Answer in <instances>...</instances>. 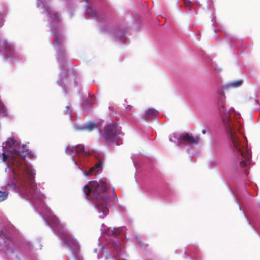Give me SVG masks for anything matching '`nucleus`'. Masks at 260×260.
<instances>
[{
	"instance_id": "obj_1",
	"label": "nucleus",
	"mask_w": 260,
	"mask_h": 260,
	"mask_svg": "<svg viewBox=\"0 0 260 260\" xmlns=\"http://www.w3.org/2000/svg\"><path fill=\"white\" fill-rule=\"evenodd\" d=\"M10 151L12 156L9 163L13 168L14 179L8 183V185L19 187L26 194H30L36 198L37 188L34 182V173L25 160L26 154L32 157L31 152L28 149L20 150L19 147L13 148V147Z\"/></svg>"
},
{
	"instance_id": "obj_2",
	"label": "nucleus",
	"mask_w": 260,
	"mask_h": 260,
	"mask_svg": "<svg viewBox=\"0 0 260 260\" xmlns=\"http://www.w3.org/2000/svg\"><path fill=\"white\" fill-rule=\"evenodd\" d=\"M221 108L220 111L222 120L227 134L230 136L232 142V159L235 163H239L242 168L248 166L251 157V151L248 149L244 138L240 137L233 128L230 112L224 111L223 106H221Z\"/></svg>"
},
{
	"instance_id": "obj_3",
	"label": "nucleus",
	"mask_w": 260,
	"mask_h": 260,
	"mask_svg": "<svg viewBox=\"0 0 260 260\" xmlns=\"http://www.w3.org/2000/svg\"><path fill=\"white\" fill-rule=\"evenodd\" d=\"M109 189L105 181H91L89 185H86L83 188V192L85 193L86 198H88L91 192H92V199L95 201V206L100 213L99 216L104 218L109 213L108 205L110 200L109 195L106 191Z\"/></svg>"
},
{
	"instance_id": "obj_4",
	"label": "nucleus",
	"mask_w": 260,
	"mask_h": 260,
	"mask_svg": "<svg viewBox=\"0 0 260 260\" xmlns=\"http://www.w3.org/2000/svg\"><path fill=\"white\" fill-rule=\"evenodd\" d=\"M103 138L106 142L114 143L117 139V132L114 123L105 126L103 133Z\"/></svg>"
},
{
	"instance_id": "obj_5",
	"label": "nucleus",
	"mask_w": 260,
	"mask_h": 260,
	"mask_svg": "<svg viewBox=\"0 0 260 260\" xmlns=\"http://www.w3.org/2000/svg\"><path fill=\"white\" fill-rule=\"evenodd\" d=\"M178 139L180 141V143L178 144V146H179L182 144V141H184L192 145H198L200 140L199 136L194 137L189 133L181 134Z\"/></svg>"
},
{
	"instance_id": "obj_6",
	"label": "nucleus",
	"mask_w": 260,
	"mask_h": 260,
	"mask_svg": "<svg viewBox=\"0 0 260 260\" xmlns=\"http://www.w3.org/2000/svg\"><path fill=\"white\" fill-rule=\"evenodd\" d=\"M158 113V111L155 109L148 108L144 113V118L146 120L155 118L157 116Z\"/></svg>"
},
{
	"instance_id": "obj_7",
	"label": "nucleus",
	"mask_w": 260,
	"mask_h": 260,
	"mask_svg": "<svg viewBox=\"0 0 260 260\" xmlns=\"http://www.w3.org/2000/svg\"><path fill=\"white\" fill-rule=\"evenodd\" d=\"M98 128V125L94 123H88L84 126H76L75 129L77 131H87L91 132Z\"/></svg>"
},
{
	"instance_id": "obj_8",
	"label": "nucleus",
	"mask_w": 260,
	"mask_h": 260,
	"mask_svg": "<svg viewBox=\"0 0 260 260\" xmlns=\"http://www.w3.org/2000/svg\"><path fill=\"white\" fill-rule=\"evenodd\" d=\"M96 159L98 161L93 167L97 172L100 171L102 169V166L104 164V158L100 156L99 154L94 155Z\"/></svg>"
},
{
	"instance_id": "obj_9",
	"label": "nucleus",
	"mask_w": 260,
	"mask_h": 260,
	"mask_svg": "<svg viewBox=\"0 0 260 260\" xmlns=\"http://www.w3.org/2000/svg\"><path fill=\"white\" fill-rule=\"evenodd\" d=\"M63 241L68 246L72 247V246H73L77 249V250H79L78 244L77 243L76 241L74 240L73 238L69 237H64Z\"/></svg>"
},
{
	"instance_id": "obj_10",
	"label": "nucleus",
	"mask_w": 260,
	"mask_h": 260,
	"mask_svg": "<svg viewBox=\"0 0 260 260\" xmlns=\"http://www.w3.org/2000/svg\"><path fill=\"white\" fill-rule=\"evenodd\" d=\"M77 148V154L79 155L82 154L84 156H89L90 153L89 151H86L84 148V146L82 144H79L76 146Z\"/></svg>"
},
{
	"instance_id": "obj_11",
	"label": "nucleus",
	"mask_w": 260,
	"mask_h": 260,
	"mask_svg": "<svg viewBox=\"0 0 260 260\" xmlns=\"http://www.w3.org/2000/svg\"><path fill=\"white\" fill-rule=\"evenodd\" d=\"M65 152L68 155L74 156L77 154L76 146H69L65 148Z\"/></svg>"
},
{
	"instance_id": "obj_12",
	"label": "nucleus",
	"mask_w": 260,
	"mask_h": 260,
	"mask_svg": "<svg viewBox=\"0 0 260 260\" xmlns=\"http://www.w3.org/2000/svg\"><path fill=\"white\" fill-rule=\"evenodd\" d=\"M243 83L241 80L230 82L225 85L226 88H236L240 86Z\"/></svg>"
},
{
	"instance_id": "obj_13",
	"label": "nucleus",
	"mask_w": 260,
	"mask_h": 260,
	"mask_svg": "<svg viewBox=\"0 0 260 260\" xmlns=\"http://www.w3.org/2000/svg\"><path fill=\"white\" fill-rule=\"evenodd\" d=\"M8 193L6 191H0V202L4 201L7 199Z\"/></svg>"
},
{
	"instance_id": "obj_14",
	"label": "nucleus",
	"mask_w": 260,
	"mask_h": 260,
	"mask_svg": "<svg viewBox=\"0 0 260 260\" xmlns=\"http://www.w3.org/2000/svg\"><path fill=\"white\" fill-rule=\"evenodd\" d=\"M136 243L139 246L141 247H145L146 246L145 243L142 241L141 239L138 237L136 238Z\"/></svg>"
},
{
	"instance_id": "obj_15",
	"label": "nucleus",
	"mask_w": 260,
	"mask_h": 260,
	"mask_svg": "<svg viewBox=\"0 0 260 260\" xmlns=\"http://www.w3.org/2000/svg\"><path fill=\"white\" fill-rule=\"evenodd\" d=\"M62 44V40L61 38L57 37L56 39L54 40L53 45L56 47L59 46Z\"/></svg>"
},
{
	"instance_id": "obj_16",
	"label": "nucleus",
	"mask_w": 260,
	"mask_h": 260,
	"mask_svg": "<svg viewBox=\"0 0 260 260\" xmlns=\"http://www.w3.org/2000/svg\"><path fill=\"white\" fill-rule=\"evenodd\" d=\"M50 17H51V19L53 20V21H58V15L57 14L53 12H50Z\"/></svg>"
},
{
	"instance_id": "obj_17",
	"label": "nucleus",
	"mask_w": 260,
	"mask_h": 260,
	"mask_svg": "<svg viewBox=\"0 0 260 260\" xmlns=\"http://www.w3.org/2000/svg\"><path fill=\"white\" fill-rule=\"evenodd\" d=\"M184 4L185 8L190 10L191 9V4L189 0H184Z\"/></svg>"
},
{
	"instance_id": "obj_18",
	"label": "nucleus",
	"mask_w": 260,
	"mask_h": 260,
	"mask_svg": "<svg viewBox=\"0 0 260 260\" xmlns=\"http://www.w3.org/2000/svg\"><path fill=\"white\" fill-rule=\"evenodd\" d=\"M94 171H96V170H95V169H94V167H93L91 168L88 172H86V173H85V175L86 176H90V175H91L92 174V173H93V172H94Z\"/></svg>"
},
{
	"instance_id": "obj_19",
	"label": "nucleus",
	"mask_w": 260,
	"mask_h": 260,
	"mask_svg": "<svg viewBox=\"0 0 260 260\" xmlns=\"http://www.w3.org/2000/svg\"><path fill=\"white\" fill-rule=\"evenodd\" d=\"M5 47L6 49V52L7 53H8L9 51H10V50L12 49L11 45L9 44L6 43L5 44Z\"/></svg>"
},
{
	"instance_id": "obj_20",
	"label": "nucleus",
	"mask_w": 260,
	"mask_h": 260,
	"mask_svg": "<svg viewBox=\"0 0 260 260\" xmlns=\"http://www.w3.org/2000/svg\"><path fill=\"white\" fill-rule=\"evenodd\" d=\"M53 222L54 223L55 225L57 226L59 224V221L57 218L56 217H54L53 218Z\"/></svg>"
},
{
	"instance_id": "obj_21",
	"label": "nucleus",
	"mask_w": 260,
	"mask_h": 260,
	"mask_svg": "<svg viewBox=\"0 0 260 260\" xmlns=\"http://www.w3.org/2000/svg\"><path fill=\"white\" fill-rule=\"evenodd\" d=\"M2 155H3V160L4 161H6L8 159L7 155L5 152H3L2 154Z\"/></svg>"
},
{
	"instance_id": "obj_22",
	"label": "nucleus",
	"mask_w": 260,
	"mask_h": 260,
	"mask_svg": "<svg viewBox=\"0 0 260 260\" xmlns=\"http://www.w3.org/2000/svg\"><path fill=\"white\" fill-rule=\"evenodd\" d=\"M112 232L114 235H117L120 233V230L119 229H115L112 231Z\"/></svg>"
},
{
	"instance_id": "obj_23",
	"label": "nucleus",
	"mask_w": 260,
	"mask_h": 260,
	"mask_svg": "<svg viewBox=\"0 0 260 260\" xmlns=\"http://www.w3.org/2000/svg\"><path fill=\"white\" fill-rule=\"evenodd\" d=\"M206 132V130L205 129H202V133L203 134H205Z\"/></svg>"
},
{
	"instance_id": "obj_24",
	"label": "nucleus",
	"mask_w": 260,
	"mask_h": 260,
	"mask_svg": "<svg viewBox=\"0 0 260 260\" xmlns=\"http://www.w3.org/2000/svg\"><path fill=\"white\" fill-rule=\"evenodd\" d=\"M115 248L116 249V250H119H119H120V249L121 248L120 247H119L118 246H117L116 247H115Z\"/></svg>"
},
{
	"instance_id": "obj_25",
	"label": "nucleus",
	"mask_w": 260,
	"mask_h": 260,
	"mask_svg": "<svg viewBox=\"0 0 260 260\" xmlns=\"http://www.w3.org/2000/svg\"><path fill=\"white\" fill-rule=\"evenodd\" d=\"M112 195H113L114 197H116V194H115V193L114 192V190H113V191H112Z\"/></svg>"
},
{
	"instance_id": "obj_26",
	"label": "nucleus",
	"mask_w": 260,
	"mask_h": 260,
	"mask_svg": "<svg viewBox=\"0 0 260 260\" xmlns=\"http://www.w3.org/2000/svg\"><path fill=\"white\" fill-rule=\"evenodd\" d=\"M50 10V9H47V11H48V13H49Z\"/></svg>"
},
{
	"instance_id": "obj_27",
	"label": "nucleus",
	"mask_w": 260,
	"mask_h": 260,
	"mask_svg": "<svg viewBox=\"0 0 260 260\" xmlns=\"http://www.w3.org/2000/svg\"><path fill=\"white\" fill-rule=\"evenodd\" d=\"M2 236V234H0V237H1Z\"/></svg>"
}]
</instances>
